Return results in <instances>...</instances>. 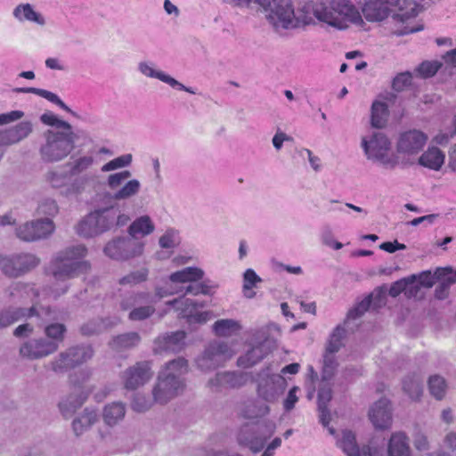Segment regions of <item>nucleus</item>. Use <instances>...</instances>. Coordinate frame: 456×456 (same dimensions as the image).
Here are the masks:
<instances>
[{"mask_svg":"<svg viewBox=\"0 0 456 456\" xmlns=\"http://www.w3.org/2000/svg\"><path fill=\"white\" fill-rule=\"evenodd\" d=\"M86 255L87 248L82 244L67 247L58 252L50 265L54 281L43 289L44 297L56 299L68 291L69 280L87 273L90 264L85 260Z\"/></svg>","mask_w":456,"mask_h":456,"instance_id":"nucleus-1","label":"nucleus"},{"mask_svg":"<svg viewBox=\"0 0 456 456\" xmlns=\"http://www.w3.org/2000/svg\"><path fill=\"white\" fill-rule=\"evenodd\" d=\"M188 371V362L178 357L165 364L159 371L157 383L152 389L156 403L166 404L181 394L184 388L183 376Z\"/></svg>","mask_w":456,"mask_h":456,"instance_id":"nucleus-2","label":"nucleus"},{"mask_svg":"<svg viewBox=\"0 0 456 456\" xmlns=\"http://www.w3.org/2000/svg\"><path fill=\"white\" fill-rule=\"evenodd\" d=\"M313 11L319 21L338 29H345L349 24H363L359 10L350 0L316 2Z\"/></svg>","mask_w":456,"mask_h":456,"instance_id":"nucleus-3","label":"nucleus"},{"mask_svg":"<svg viewBox=\"0 0 456 456\" xmlns=\"http://www.w3.org/2000/svg\"><path fill=\"white\" fill-rule=\"evenodd\" d=\"M86 134L82 129L46 130L42 136L39 153L45 162L54 163L66 159Z\"/></svg>","mask_w":456,"mask_h":456,"instance_id":"nucleus-4","label":"nucleus"},{"mask_svg":"<svg viewBox=\"0 0 456 456\" xmlns=\"http://www.w3.org/2000/svg\"><path fill=\"white\" fill-rule=\"evenodd\" d=\"M128 219L116 205L100 208L90 212L78 223L77 232L84 238H93L115 227L124 226Z\"/></svg>","mask_w":456,"mask_h":456,"instance_id":"nucleus-5","label":"nucleus"},{"mask_svg":"<svg viewBox=\"0 0 456 456\" xmlns=\"http://www.w3.org/2000/svg\"><path fill=\"white\" fill-rule=\"evenodd\" d=\"M314 4L295 11L290 0H271L265 17L275 28H294L314 24Z\"/></svg>","mask_w":456,"mask_h":456,"instance_id":"nucleus-6","label":"nucleus"},{"mask_svg":"<svg viewBox=\"0 0 456 456\" xmlns=\"http://www.w3.org/2000/svg\"><path fill=\"white\" fill-rule=\"evenodd\" d=\"M397 6L398 12L394 18L404 21L418 14L417 4L414 0H367L362 7V13L369 21H380L390 14V8Z\"/></svg>","mask_w":456,"mask_h":456,"instance_id":"nucleus-7","label":"nucleus"},{"mask_svg":"<svg viewBox=\"0 0 456 456\" xmlns=\"http://www.w3.org/2000/svg\"><path fill=\"white\" fill-rule=\"evenodd\" d=\"M361 146L369 160L378 162L385 168L394 169L398 164V157L390 152L391 143L380 132L362 138Z\"/></svg>","mask_w":456,"mask_h":456,"instance_id":"nucleus-8","label":"nucleus"},{"mask_svg":"<svg viewBox=\"0 0 456 456\" xmlns=\"http://www.w3.org/2000/svg\"><path fill=\"white\" fill-rule=\"evenodd\" d=\"M64 313L50 307L33 305L30 308L9 307L0 313V328H6L23 319L37 317L43 322L62 320Z\"/></svg>","mask_w":456,"mask_h":456,"instance_id":"nucleus-9","label":"nucleus"},{"mask_svg":"<svg viewBox=\"0 0 456 456\" xmlns=\"http://www.w3.org/2000/svg\"><path fill=\"white\" fill-rule=\"evenodd\" d=\"M275 423L270 420L263 421L256 426L243 425L238 434L237 442L240 445L248 447L254 453L261 452L267 440L275 432Z\"/></svg>","mask_w":456,"mask_h":456,"instance_id":"nucleus-10","label":"nucleus"},{"mask_svg":"<svg viewBox=\"0 0 456 456\" xmlns=\"http://www.w3.org/2000/svg\"><path fill=\"white\" fill-rule=\"evenodd\" d=\"M364 456H412L411 440L403 431L393 432L384 443L383 446H375L370 443L367 450L363 451Z\"/></svg>","mask_w":456,"mask_h":456,"instance_id":"nucleus-11","label":"nucleus"},{"mask_svg":"<svg viewBox=\"0 0 456 456\" xmlns=\"http://www.w3.org/2000/svg\"><path fill=\"white\" fill-rule=\"evenodd\" d=\"M132 175L129 170H123L110 175L107 177V186L113 191L109 194L110 198L116 201L127 200L135 197L141 191L142 184L137 179H130L123 183Z\"/></svg>","mask_w":456,"mask_h":456,"instance_id":"nucleus-12","label":"nucleus"},{"mask_svg":"<svg viewBox=\"0 0 456 456\" xmlns=\"http://www.w3.org/2000/svg\"><path fill=\"white\" fill-rule=\"evenodd\" d=\"M271 342L265 330H256L251 339V347L237 360L239 367L248 369L261 362L271 352Z\"/></svg>","mask_w":456,"mask_h":456,"instance_id":"nucleus-13","label":"nucleus"},{"mask_svg":"<svg viewBox=\"0 0 456 456\" xmlns=\"http://www.w3.org/2000/svg\"><path fill=\"white\" fill-rule=\"evenodd\" d=\"M69 172L50 170L45 175L47 183L53 188L61 189V193L64 196H72L81 193L89 180L88 175H80L70 180Z\"/></svg>","mask_w":456,"mask_h":456,"instance_id":"nucleus-14","label":"nucleus"},{"mask_svg":"<svg viewBox=\"0 0 456 456\" xmlns=\"http://www.w3.org/2000/svg\"><path fill=\"white\" fill-rule=\"evenodd\" d=\"M39 263V258L33 254L19 253L2 256L0 266L4 275L17 278L37 267Z\"/></svg>","mask_w":456,"mask_h":456,"instance_id":"nucleus-15","label":"nucleus"},{"mask_svg":"<svg viewBox=\"0 0 456 456\" xmlns=\"http://www.w3.org/2000/svg\"><path fill=\"white\" fill-rule=\"evenodd\" d=\"M257 382L258 395L269 403L276 401L287 387V381L283 376L271 374L269 369L264 370L258 374Z\"/></svg>","mask_w":456,"mask_h":456,"instance_id":"nucleus-16","label":"nucleus"},{"mask_svg":"<svg viewBox=\"0 0 456 456\" xmlns=\"http://www.w3.org/2000/svg\"><path fill=\"white\" fill-rule=\"evenodd\" d=\"M143 243L129 237L112 240L104 247V254L114 260H126L142 254Z\"/></svg>","mask_w":456,"mask_h":456,"instance_id":"nucleus-17","label":"nucleus"},{"mask_svg":"<svg viewBox=\"0 0 456 456\" xmlns=\"http://www.w3.org/2000/svg\"><path fill=\"white\" fill-rule=\"evenodd\" d=\"M55 230L51 218L26 222L16 228V235L24 241H36L48 238Z\"/></svg>","mask_w":456,"mask_h":456,"instance_id":"nucleus-18","label":"nucleus"},{"mask_svg":"<svg viewBox=\"0 0 456 456\" xmlns=\"http://www.w3.org/2000/svg\"><path fill=\"white\" fill-rule=\"evenodd\" d=\"M57 350V342L50 341L45 338H37L23 342L20 346L19 354L21 358L33 361L45 358Z\"/></svg>","mask_w":456,"mask_h":456,"instance_id":"nucleus-19","label":"nucleus"},{"mask_svg":"<svg viewBox=\"0 0 456 456\" xmlns=\"http://www.w3.org/2000/svg\"><path fill=\"white\" fill-rule=\"evenodd\" d=\"M152 377L151 362L147 361L138 362L134 365L126 369L122 380L124 387L127 390H135L145 385Z\"/></svg>","mask_w":456,"mask_h":456,"instance_id":"nucleus-20","label":"nucleus"},{"mask_svg":"<svg viewBox=\"0 0 456 456\" xmlns=\"http://www.w3.org/2000/svg\"><path fill=\"white\" fill-rule=\"evenodd\" d=\"M138 71L144 77L149 78H156L160 80L161 82L168 85L170 87L179 91H185L190 94H195L197 91L191 87L185 86L183 84L176 80L175 77L167 74L162 70H159L155 69V64L152 61H140L137 65Z\"/></svg>","mask_w":456,"mask_h":456,"instance_id":"nucleus-21","label":"nucleus"},{"mask_svg":"<svg viewBox=\"0 0 456 456\" xmlns=\"http://www.w3.org/2000/svg\"><path fill=\"white\" fill-rule=\"evenodd\" d=\"M185 338L183 330L162 334L155 339L153 350L156 354L178 353L183 349Z\"/></svg>","mask_w":456,"mask_h":456,"instance_id":"nucleus-22","label":"nucleus"},{"mask_svg":"<svg viewBox=\"0 0 456 456\" xmlns=\"http://www.w3.org/2000/svg\"><path fill=\"white\" fill-rule=\"evenodd\" d=\"M428 136L419 130H410L403 133L397 142L399 153L413 155L419 153L426 144Z\"/></svg>","mask_w":456,"mask_h":456,"instance_id":"nucleus-23","label":"nucleus"},{"mask_svg":"<svg viewBox=\"0 0 456 456\" xmlns=\"http://www.w3.org/2000/svg\"><path fill=\"white\" fill-rule=\"evenodd\" d=\"M188 295L167 302V305L172 306L178 313L181 318L187 319L190 323L200 322V306L197 299H192Z\"/></svg>","mask_w":456,"mask_h":456,"instance_id":"nucleus-24","label":"nucleus"},{"mask_svg":"<svg viewBox=\"0 0 456 456\" xmlns=\"http://www.w3.org/2000/svg\"><path fill=\"white\" fill-rule=\"evenodd\" d=\"M369 418L376 428L386 429L392 424V410L390 402L381 398L369 411Z\"/></svg>","mask_w":456,"mask_h":456,"instance_id":"nucleus-25","label":"nucleus"},{"mask_svg":"<svg viewBox=\"0 0 456 456\" xmlns=\"http://www.w3.org/2000/svg\"><path fill=\"white\" fill-rule=\"evenodd\" d=\"M29 121H21L6 129L0 130V147L16 144L27 138L32 132Z\"/></svg>","mask_w":456,"mask_h":456,"instance_id":"nucleus-26","label":"nucleus"},{"mask_svg":"<svg viewBox=\"0 0 456 456\" xmlns=\"http://www.w3.org/2000/svg\"><path fill=\"white\" fill-rule=\"evenodd\" d=\"M200 269L197 267H186L183 270L175 272L170 274L169 281L174 283H187L192 282L185 287V294H191L197 296L200 293Z\"/></svg>","mask_w":456,"mask_h":456,"instance_id":"nucleus-27","label":"nucleus"},{"mask_svg":"<svg viewBox=\"0 0 456 456\" xmlns=\"http://www.w3.org/2000/svg\"><path fill=\"white\" fill-rule=\"evenodd\" d=\"M233 354L234 351L227 342L214 341L205 349L202 359L212 362L214 367H216L231 359Z\"/></svg>","mask_w":456,"mask_h":456,"instance_id":"nucleus-28","label":"nucleus"},{"mask_svg":"<svg viewBox=\"0 0 456 456\" xmlns=\"http://www.w3.org/2000/svg\"><path fill=\"white\" fill-rule=\"evenodd\" d=\"M251 379H253V376L250 373L242 371L218 372L216 375L218 386L231 388L240 387Z\"/></svg>","mask_w":456,"mask_h":456,"instance_id":"nucleus-29","label":"nucleus"},{"mask_svg":"<svg viewBox=\"0 0 456 456\" xmlns=\"http://www.w3.org/2000/svg\"><path fill=\"white\" fill-rule=\"evenodd\" d=\"M13 17L20 22H31L39 26L45 24V17L33 5L26 3L18 4L12 11Z\"/></svg>","mask_w":456,"mask_h":456,"instance_id":"nucleus-30","label":"nucleus"},{"mask_svg":"<svg viewBox=\"0 0 456 456\" xmlns=\"http://www.w3.org/2000/svg\"><path fill=\"white\" fill-rule=\"evenodd\" d=\"M126 412V404L121 402H112L104 406L102 419L109 427L118 425L125 418Z\"/></svg>","mask_w":456,"mask_h":456,"instance_id":"nucleus-31","label":"nucleus"},{"mask_svg":"<svg viewBox=\"0 0 456 456\" xmlns=\"http://www.w3.org/2000/svg\"><path fill=\"white\" fill-rule=\"evenodd\" d=\"M445 155L437 147H429L419 158V164L431 170L438 171L444 163Z\"/></svg>","mask_w":456,"mask_h":456,"instance_id":"nucleus-32","label":"nucleus"},{"mask_svg":"<svg viewBox=\"0 0 456 456\" xmlns=\"http://www.w3.org/2000/svg\"><path fill=\"white\" fill-rule=\"evenodd\" d=\"M118 322L119 319L117 317L93 319L81 325L80 332L84 336L97 335L115 326Z\"/></svg>","mask_w":456,"mask_h":456,"instance_id":"nucleus-33","label":"nucleus"},{"mask_svg":"<svg viewBox=\"0 0 456 456\" xmlns=\"http://www.w3.org/2000/svg\"><path fill=\"white\" fill-rule=\"evenodd\" d=\"M337 445L346 456H364L363 451L367 450L369 447L368 445L360 449L356 442L355 435L351 430L347 429L342 431L341 438L338 439Z\"/></svg>","mask_w":456,"mask_h":456,"instance_id":"nucleus-34","label":"nucleus"},{"mask_svg":"<svg viewBox=\"0 0 456 456\" xmlns=\"http://www.w3.org/2000/svg\"><path fill=\"white\" fill-rule=\"evenodd\" d=\"M155 230V224L151 218L147 216H142L135 218L128 228L131 239L142 238L152 233Z\"/></svg>","mask_w":456,"mask_h":456,"instance_id":"nucleus-35","label":"nucleus"},{"mask_svg":"<svg viewBox=\"0 0 456 456\" xmlns=\"http://www.w3.org/2000/svg\"><path fill=\"white\" fill-rule=\"evenodd\" d=\"M13 92L18 94H34L40 97H43L52 103L59 106L61 110L76 116V113L68 107L65 102L54 93L47 91L45 89L36 88V87H17L13 89Z\"/></svg>","mask_w":456,"mask_h":456,"instance_id":"nucleus-36","label":"nucleus"},{"mask_svg":"<svg viewBox=\"0 0 456 456\" xmlns=\"http://www.w3.org/2000/svg\"><path fill=\"white\" fill-rule=\"evenodd\" d=\"M87 393L71 394L59 403L61 414L68 418L71 416L86 400Z\"/></svg>","mask_w":456,"mask_h":456,"instance_id":"nucleus-37","label":"nucleus"},{"mask_svg":"<svg viewBox=\"0 0 456 456\" xmlns=\"http://www.w3.org/2000/svg\"><path fill=\"white\" fill-rule=\"evenodd\" d=\"M452 273V267L437 268L434 273L430 271H425L417 275V282L420 287L431 288L436 281Z\"/></svg>","mask_w":456,"mask_h":456,"instance_id":"nucleus-38","label":"nucleus"},{"mask_svg":"<svg viewBox=\"0 0 456 456\" xmlns=\"http://www.w3.org/2000/svg\"><path fill=\"white\" fill-rule=\"evenodd\" d=\"M98 419V414L94 409H85L83 414L75 419L72 422L73 431L76 436L83 434Z\"/></svg>","mask_w":456,"mask_h":456,"instance_id":"nucleus-39","label":"nucleus"},{"mask_svg":"<svg viewBox=\"0 0 456 456\" xmlns=\"http://www.w3.org/2000/svg\"><path fill=\"white\" fill-rule=\"evenodd\" d=\"M389 116L388 106L380 101L373 102L371 105V126L382 128L387 124Z\"/></svg>","mask_w":456,"mask_h":456,"instance_id":"nucleus-40","label":"nucleus"},{"mask_svg":"<svg viewBox=\"0 0 456 456\" xmlns=\"http://www.w3.org/2000/svg\"><path fill=\"white\" fill-rule=\"evenodd\" d=\"M270 411L269 406L260 400H248L245 403L242 414L246 419L263 417Z\"/></svg>","mask_w":456,"mask_h":456,"instance_id":"nucleus-41","label":"nucleus"},{"mask_svg":"<svg viewBox=\"0 0 456 456\" xmlns=\"http://www.w3.org/2000/svg\"><path fill=\"white\" fill-rule=\"evenodd\" d=\"M423 379L416 374L409 375L403 381V391L412 399L418 400L422 395Z\"/></svg>","mask_w":456,"mask_h":456,"instance_id":"nucleus-42","label":"nucleus"},{"mask_svg":"<svg viewBox=\"0 0 456 456\" xmlns=\"http://www.w3.org/2000/svg\"><path fill=\"white\" fill-rule=\"evenodd\" d=\"M74 362L75 360L72 359V354L68 348L51 362V368L54 372L63 373L76 368Z\"/></svg>","mask_w":456,"mask_h":456,"instance_id":"nucleus-43","label":"nucleus"},{"mask_svg":"<svg viewBox=\"0 0 456 456\" xmlns=\"http://www.w3.org/2000/svg\"><path fill=\"white\" fill-rule=\"evenodd\" d=\"M40 322L39 325L45 324V334L47 337V339L50 341L57 342L59 346L64 339V335L66 332V327L64 324L53 322V321L43 322L41 319H38ZM56 320H54L55 322Z\"/></svg>","mask_w":456,"mask_h":456,"instance_id":"nucleus-44","label":"nucleus"},{"mask_svg":"<svg viewBox=\"0 0 456 456\" xmlns=\"http://www.w3.org/2000/svg\"><path fill=\"white\" fill-rule=\"evenodd\" d=\"M141 338L136 332L121 334L113 338L110 346L116 350L132 348L139 344Z\"/></svg>","mask_w":456,"mask_h":456,"instance_id":"nucleus-45","label":"nucleus"},{"mask_svg":"<svg viewBox=\"0 0 456 456\" xmlns=\"http://www.w3.org/2000/svg\"><path fill=\"white\" fill-rule=\"evenodd\" d=\"M240 328V323L232 319H221L213 324V331L219 337H230Z\"/></svg>","mask_w":456,"mask_h":456,"instance_id":"nucleus-46","label":"nucleus"},{"mask_svg":"<svg viewBox=\"0 0 456 456\" xmlns=\"http://www.w3.org/2000/svg\"><path fill=\"white\" fill-rule=\"evenodd\" d=\"M150 303V294L146 292L132 293L125 296L120 303L123 311L132 310L139 305Z\"/></svg>","mask_w":456,"mask_h":456,"instance_id":"nucleus-47","label":"nucleus"},{"mask_svg":"<svg viewBox=\"0 0 456 456\" xmlns=\"http://www.w3.org/2000/svg\"><path fill=\"white\" fill-rule=\"evenodd\" d=\"M69 350L72 354V359L75 360L76 367L86 362L94 355V350L90 345L70 346Z\"/></svg>","mask_w":456,"mask_h":456,"instance_id":"nucleus-48","label":"nucleus"},{"mask_svg":"<svg viewBox=\"0 0 456 456\" xmlns=\"http://www.w3.org/2000/svg\"><path fill=\"white\" fill-rule=\"evenodd\" d=\"M346 329L338 325L330 336V339L326 347V352L329 354H335L339 351L342 346V340L346 336Z\"/></svg>","mask_w":456,"mask_h":456,"instance_id":"nucleus-49","label":"nucleus"},{"mask_svg":"<svg viewBox=\"0 0 456 456\" xmlns=\"http://www.w3.org/2000/svg\"><path fill=\"white\" fill-rule=\"evenodd\" d=\"M428 388L434 397L437 400H441L444 398L446 391L444 379L439 375L431 376L428 379Z\"/></svg>","mask_w":456,"mask_h":456,"instance_id":"nucleus-50","label":"nucleus"},{"mask_svg":"<svg viewBox=\"0 0 456 456\" xmlns=\"http://www.w3.org/2000/svg\"><path fill=\"white\" fill-rule=\"evenodd\" d=\"M42 123L47 126H54L51 130H69L73 129L72 126L62 119H60L57 115L53 112H45L40 117Z\"/></svg>","mask_w":456,"mask_h":456,"instance_id":"nucleus-51","label":"nucleus"},{"mask_svg":"<svg viewBox=\"0 0 456 456\" xmlns=\"http://www.w3.org/2000/svg\"><path fill=\"white\" fill-rule=\"evenodd\" d=\"M94 162V159L93 156H81L76 159L70 166L69 175L72 176L78 175L88 168H90Z\"/></svg>","mask_w":456,"mask_h":456,"instance_id":"nucleus-52","label":"nucleus"},{"mask_svg":"<svg viewBox=\"0 0 456 456\" xmlns=\"http://www.w3.org/2000/svg\"><path fill=\"white\" fill-rule=\"evenodd\" d=\"M154 403V398L151 399L143 394L136 393L131 402V408L136 412H145L152 407Z\"/></svg>","mask_w":456,"mask_h":456,"instance_id":"nucleus-53","label":"nucleus"},{"mask_svg":"<svg viewBox=\"0 0 456 456\" xmlns=\"http://www.w3.org/2000/svg\"><path fill=\"white\" fill-rule=\"evenodd\" d=\"M132 155L124 154L107 162L102 167V172H110L129 167L132 163Z\"/></svg>","mask_w":456,"mask_h":456,"instance_id":"nucleus-54","label":"nucleus"},{"mask_svg":"<svg viewBox=\"0 0 456 456\" xmlns=\"http://www.w3.org/2000/svg\"><path fill=\"white\" fill-rule=\"evenodd\" d=\"M337 366L338 363L334 354H329L326 352L323 358L322 381H329L332 379Z\"/></svg>","mask_w":456,"mask_h":456,"instance_id":"nucleus-55","label":"nucleus"},{"mask_svg":"<svg viewBox=\"0 0 456 456\" xmlns=\"http://www.w3.org/2000/svg\"><path fill=\"white\" fill-rule=\"evenodd\" d=\"M154 312L155 308L152 305H139L130 311L128 318L131 321H143L151 316Z\"/></svg>","mask_w":456,"mask_h":456,"instance_id":"nucleus-56","label":"nucleus"},{"mask_svg":"<svg viewBox=\"0 0 456 456\" xmlns=\"http://www.w3.org/2000/svg\"><path fill=\"white\" fill-rule=\"evenodd\" d=\"M440 284L436 288L435 295L438 299H444L447 297L450 287L456 282V271L453 275L449 274L440 280Z\"/></svg>","mask_w":456,"mask_h":456,"instance_id":"nucleus-57","label":"nucleus"},{"mask_svg":"<svg viewBox=\"0 0 456 456\" xmlns=\"http://www.w3.org/2000/svg\"><path fill=\"white\" fill-rule=\"evenodd\" d=\"M58 212L59 207L57 202L53 199H44L38 204L37 213L39 215L53 217L58 214Z\"/></svg>","mask_w":456,"mask_h":456,"instance_id":"nucleus-58","label":"nucleus"},{"mask_svg":"<svg viewBox=\"0 0 456 456\" xmlns=\"http://www.w3.org/2000/svg\"><path fill=\"white\" fill-rule=\"evenodd\" d=\"M180 242L178 232L175 230H167L159 240V246L162 248H173Z\"/></svg>","mask_w":456,"mask_h":456,"instance_id":"nucleus-59","label":"nucleus"},{"mask_svg":"<svg viewBox=\"0 0 456 456\" xmlns=\"http://www.w3.org/2000/svg\"><path fill=\"white\" fill-rule=\"evenodd\" d=\"M225 2L233 5L242 6L246 5L248 7H256L261 9L265 13L267 9H270L271 0H224Z\"/></svg>","mask_w":456,"mask_h":456,"instance_id":"nucleus-60","label":"nucleus"},{"mask_svg":"<svg viewBox=\"0 0 456 456\" xmlns=\"http://www.w3.org/2000/svg\"><path fill=\"white\" fill-rule=\"evenodd\" d=\"M148 270L141 269L138 271H134L130 273L129 274L124 276L119 280V283L121 285H135L140 283L147 279Z\"/></svg>","mask_w":456,"mask_h":456,"instance_id":"nucleus-61","label":"nucleus"},{"mask_svg":"<svg viewBox=\"0 0 456 456\" xmlns=\"http://www.w3.org/2000/svg\"><path fill=\"white\" fill-rule=\"evenodd\" d=\"M372 296L371 294L366 297L355 307L351 309L347 314V318L354 320L363 315L370 306Z\"/></svg>","mask_w":456,"mask_h":456,"instance_id":"nucleus-62","label":"nucleus"},{"mask_svg":"<svg viewBox=\"0 0 456 456\" xmlns=\"http://www.w3.org/2000/svg\"><path fill=\"white\" fill-rule=\"evenodd\" d=\"M321 385L318 391V406H328V403L332 399V389L327 381Z\"/></svg>","mask_w":456,"mask_h":456,"instance_id":"nucleus-63","label":"nucleus"},{"mask_svg":"<svg viewBox=\"0 0 456 456\" xmlns=\"http://www.w3.org/2000/svg\"><path fill=\"white\" fill-rule=\"evenodd\" d=\"M441 67L438 61H423L418 68V72L423 77H430L434 76Z\"/></svg>","mask_w":456,"mask_h":456,"instance_id":"nucleus-64","label":"nucleus"}]
</instances>
